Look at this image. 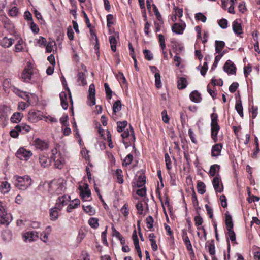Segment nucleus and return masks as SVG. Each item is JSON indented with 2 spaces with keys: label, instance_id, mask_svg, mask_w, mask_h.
<instances>
[{
  "label": "nucleus",
  "instance_id": "obj_1",
  "mask_svg": "<svg viewBox=\"0 0 260 260\" xmlns=\"http://www.w3.org/2000/svg\"><path fill=\"white\" fill-rule=\"evenodd\" d=\"M16 182L15 185L19 189L25 190L31 184V179L28 176L25 175L23 177L15 176Z\"/></svg>",
  "mask_w": 260,
  "mask_h": 260
},
{
  "label": "nucleus",
  "instance_id": "obj_2",
  "mask_svg": "<svg viewBox=\"0 0 260 260\" xmlns=\"http://www.w3.org/2000/svg\"><path fill=\"white\" fill-rule=\"evenodd\" d=\"M12 220L11 215L7 213L4 203L0 201V223L8 225Z\"/></svg>",
  "mask_w": 260,
  "mask_h": 260
},
{
  "label": "nucleus",
  "instance_id": "obj_3",
  "mask_svg": "<svg viewBox=\"0 0 260 260\" xmlns=\"http://www.w3.org/2000/svg\"><path fill=\"white\" fill-rule=\"evenodd\" d=\"M42 119V113L41 111L31 110H30L27 116V119L32 123H35Z\"/></svg>",
  "mask_w": 260,
  "mask_h": 260
},
{
  "label": "nucleus",
  "instance_id": "obj_4",
  "mask_svg": "<svg viewBox=\"0 0 260 260\" xmlns=\"http://www.w3.org/2000/svg\"><path fill=\"white\" fill-rule=\"evenodd\" d=\"M10 114V110L9 107L5 106L0 109V125L2 126L5 125Z\"/></svg>",
  "mask_w": 260,
  "mask_h": 260
},
{
  "label": "nucleus",
  "instance_id": "obj_5",
  "mask_svg": "<svg viewBox=\"0 0 260 260\" xmlns=\"http://www.w3.org/2000/svg\"><path fill=\"white\" fill-rule=\"evenodd\" d=\"M16 154L20 159L27 160L32 155V153L23 148H20L17 150Z\"/></svg>",
  "mask_w": 260,
  "mask_h": 260
},
{
  "label": "nucleus",
  "instance_id": "obj_6",
  "mask_svg": "<svg viewBox=\"0 0 260 260\" xmlns=\"http://www.w3.org/2000/svg\"><path fill=\"white\" fill-rule=\"evenodd\" d=\"M224 71L229 74H236V68L233 62L228 60L224 65Z\"/></svg>",
  "mask_w": 260,
  "mask_h": 260
},
{
  "label": "nucleus",
  "instance_id": "obj_7",
  "mask_svg": "<svg viewBox=\"0 0 260 260\" xmlns=\"http://www.w3.org/2000/svg\"><path fill=\"white\" fill-rule=\"evenodd\" d=\"M33 143L36 149H39L41 151L46 150L48 147V143L39 138L36 139L33 141Z\"/></svg>",
  "mask_w": 260,
  "mask_h": 260
},
{
  "label": "nucleus",
  "instance_id": "obj_8",
  "mask_svg": "<svg viewBox=\"0 0 260 260\" xmlns=\"http://www.w3.org/2000/svg\"><path fill=\"white\" fill-rule=\"evenodd\" d=\"M212 183L214 189L216 192H221L223 191V187L219 177H215L213 179Z\"/></svg>",
  "mask_w": 260,
  "mask_h": 260
},
{
  "label": "nucleus",
  "instance_id": "obj_9",
  "mask_svg": "<svg viewBox=\"0 0 260 260\" xmlns=\"http://www.w3.org/2000/svg\"><path fill=\"white\" fill-rule=\"evenodd\" d=\"M89 95H88V100L90 101L89 105L93 106L95 104V86L93 84H91L89 87Z\"/></svg>",
  "mask_w": 260,
  "mask_h": 260
},
{
  "label": "nucleus",
  "instance_id": "obj_10",
  "mask_svg": "<svg viewBox=\"0 0 260 260\" xmlns=\"http://www.w3.org/2000/svg\"><path fill=\"white\" fill-rule=\"evenodd\" d=\"M38 237V233L32 231L26 232L23 235V239L26 242L35 241Z\"/></svg>",
  "mask_w": 260,
  "mask_h": 260
},
{
  "label": "nucleus",
  "instance_id": "obj_11",
  "mask_svg": "<svg viewBox=\"0 0 260 260\" xmlns=\"http://www.w3.org/2000/svg\"><path fill=\"white\" fill-rule=\"evenodd\" d=\"M69 198L70 197H67L66 196L58 197L55 204V208H57L58 210H61L62 207L67 204Z\"/></svg>",
  "mask_w": 260,
  "mask_h": 260
},
{
  "label": "nucleus",
  "instance_id": "obj_12",
  "mask_svg": "<svg viewBox=\"0 0 260 260\" xmlns=\"http://www.w3.org/2000/svg\"><path fill=\"white\" fill-rule=\"evenodd\" d=\"M52 156H51V159L54 161V166L56 168L58 169H61L63 166V164L61 160H60L59 158L56 159V156L55 154H57V150L56 149L52 150Z\"/></svg>",
  "mask_w": 260,
  "mask_h": 260
},
{
  "label": "nucleus",
  "instance_id": "obj_13",
  "mask_svg": "<svg viewBox=\"0 0 260 260\" xmlns=\"http://www.w3.org/2000/svg\"><path fill=\"white\" fill-rule=\"evenodd\" d=\"M222 145L220 143L216 144L212 148V156L217 157L220 155Z\"/></svg>",
  "mask_w": 260,
  "mask_h": 260
},
{
  "label": "nucleus",
  "instance_id": "obj_14",
  "mask_svg": "<svg viewBox=\"0 0 260 260\" xmlns=\"http://www.w3.org/2000/svg\"><path fill=\"white\" fill-rule=\"evenodd\" d=\"M146 183L145 176L144 175H140L136 182H133V186L137 187H141L144 186Z\"/></svg>",
  "mask_w": 260,
  "mask_h": 260
},
{
  "label": "nucleus",
  "instance_id": "obj_15",
  "mask_svg": "<svg viewBox=\"0 0 260 260\" xmlns=\"http://www.w3.org/2000/svg\"><path fill=\"white\" fill-rule=\"evenodd\" d=\"M185 24H181L179 23H175L172 27L173 32L177 34H181L185 28Z\"/></svg>",
  "mask_w": 260,
  "mask_h": 260
},
{
  "label": "nucleus",
  "instance_id": "obj_16",
  "mask_svg": "<svg viewBox=\"0 0 260 260\" xmlns=\"http://www.w3.org/2000/svg\"><path fill=\"white\" fill-rule=\"evenodd\" d=\"M52 159L48 158L44 155H40L39 157V162L41 166L45 168L49 167L51 164V161Z\"/></svg>",
  "mask_w": 260,
  "mask_h": 260
},
{
  "label": "nucleus",
  "instance_id": "obj_17",
  "mask_svg": "<svg viewBox=\"0 0 260 260\" xmlns=\"http://www.w3.org/2000/svg\"><path fill=\"white\" fill-rule=\"evenodd\" d=\"M14 42V39H8L7 37H4L0 40V45L4 47L8 48L12 45Z\"/></svg>",
  "mask_w": 260,
  "mask_h": 260
},
{
  "label": "nucleus",
  "instance_id": "obj_18",
  "mask_svg": "<svg viewBox=\"0 0 260 260\" xmlns=\"http://www.w3.org/2000/svg\"><path fill=\"white\" fill-rule=\"evenodd\" d=\"M189 97L191 101L196 103L200 102L202 100L200 93L197 90L191 92L190 94Z\"/></svg>",
  "mask_w": 260,
  "mask_h": 260
},
{
  "label": "nucleus",
  "instance_id": "obj_19",
  "mask_svg": "<svg viewBox=\"0 0 260 260\" xmlns=\"http://www.w3.org/2000/svg\"><path fill=\"white\" fill-rule=\"evenodd\" d=\"M32 71L29 69H25L22 73V78L25 82H28L31 78Z\"/></svg>",
  "mask_w": 260,
  "mask_h": 260
},
{
  "label": "nucleus",
  "instance_id": "obj_20",
  "mask_svg": "<svg viewBox=\"0 0 260 260\" xmlns=\"http://www.w3.org/2000/svg\"><path fill=\"white\" fill-rule=\"evenodd\" d=\"M233 30L234 32L239 35L242 34V27L241 24L238 22V20H235L233 22Z\"/></svg>",
  "mask_w": 260,
  "mask_h": 260
},
{
  "label": "nucleus",
  "instance_id": "obj_21",
  "mask_svg": "<svg viewBox=\"0 0 260 260\" xmlns=\"http://www.w3.org/2000/svg\"><path fill=\"white\" fill-rule=\"evenodd\" d=\"M59 96L61 100V104L63 109L66 110L68 107V103L67 102V95L66 92L62 91Z\"/></svg>",
  "mask_w": 260,
  "mask_h": 260
},
{
  "label": "nucleus",
  "instance_id": "obj_22",
  "mask_svg": "<svg viewBox=\"0 0 260 260\" xmlns=\"http://www.w3.org/2000/svg\"><path fill=\"white\" fill-rule=\"evenodd\" d=\"M11 188L10 184L7 181H3L0 185V191L3 194L7 193L9 192Z\"/></svg>",
  "mask_w": 260,
  "mask_h": 260
},
{
  "label": "nucleus",
  "instance_id": "obj_23",
  "mask_svg": "<svg viewBox=\"0 0 260 260\" xmlns=\"http://www.w3.org/2000/svg\"><path fill=\"white\" fill-rule=\"evenodd\" d=\"M15 128L17 129V131H19V132H22L23 134L27 133L30 130V127L24 123L16 125Z\"/></svg>",
  "mask_w": 260,
  "mask_h": 260
},
{
  "label": "nucleus",
  "instance_id": "obj_24",
  "mask_svg": "<svg viewBox=\"0 0 260 260\" xmlns=\"http://www.w3.org/2000/svg\"><path fill=\"white\" fill-rule=\"evenodd\" d=\"M206 247L208 248V251L211 255H214L215 250L214 240H212L210 242H207L206 243Z\"/></svg>",
  "mask_w": 260,
  "mask_h": 260
},
{
  "label": "nucleus",
  "instance_id": "obj_25",
  "mask_svg": "<svg viewBox=\"0 0 260 260\" xmlns=\"http://www.w3.org/2000/svg\"><path fill=\"white\" fill-rule=\"evenodd\" d=\"M219 129L220 126L219 125H216L211 127V137L215 142L217 141V134Z\"/></svg>",
  "mask_w": 260,
  "mask_h": 260
},
{
  "label": "nucleus",
  "instance_id": "obj_26",
  "mask_svg": "<svg viewBox=\"0 0 260 260\" xmlns=\"http://www.w3.org/2000/svg\"><path fill=\"white\" fill-rule=\"evenodd\" d=\"M80 201L78 199H75L72 201V203L70 204L67 209L68 212H71L73 209L76 208L80 205Z\"/></svg>",
  "mask_w": 260,
  "mask_h": 260
},
{
  "label": "nucleus",
  "instance_id": "obj_27",
  "mask_svg": "<svg viewBox=\"0 0 260 260\" xmlns=\"http://www.w3.org/2000/svg\"><path fill=\"white\" fill-rule=\"evenodd\" d=\"M49 213H50V217L51 220L55 221L58 219V209L56 208L55 206L54 208L50 209Z\"/></svg>",
  "mask_w": 260,
  "mask_h": 260
},
{
  "label": "nucleus",
  "instance_id": "obj_28",
  "mask_svg": "<svg viewBox=\"0 0 260 260\" xmlns=\"http://www.w3.org/2000/svg\"><path fill=\"white\" fill-rule=\"evenodd\" d=\"M85 185L86 186L85 187V191L83 190L81 186L79 187V189L80 190V194L82 199L89 198L91 196V192L90 190L88 189V186L87 184H85Z\"/></svg>",
  "mask_w": 260,
  "mask_h": 260
},
{
  "label": "nucleus",
  "instance_id": "obj_29",
  "mask_svg": "<svg viewBox=\"0 0 260 260\" xmlns=\"http://www.w3.org/2000/svg\"><path fill=\"white\" fill-rule=\"evenodd\" d=\"M235 109L239 114V115L243 117V107L242 105V102L240 99L236 101Z\"/></svg>",
  "mask_w": 260,
  "mask_h": 260
},
{
  "label": "nucleus",
  "instance_id": "obj_30",
  "mask_svg": "<svg viewBox=\"0 0 260 260\" xmlns=\"http://www.w3.org/2000/svg\"><path fill=\"white\" fill-rule=\"evenodd\" d=\"M224 47L225 43L223 41H215V51L217 53H220Z\"/></svg>",
  "mask_w": 260,
  "mask_h": 260
},
{
  "label": "nucleus",
  "instance_id": "obj_31",
  "mask_svg": "<svg viewBox=\"0 0 260 260\" xmlns=\"http://www.w3.org/2000/svg\"><path fill=\"white\" fill-rule=\"evenodd\" d=\"M109 41L111 45V50L113 52H115L116 50V44L117 42L116 36L114 35L110 36L109 37Z\"/></svg>",
  "mask_w": 260,
  "mask_h": 260
},
{
  "label": "nucleus",
  "instance_id": "obj_32",
  "mask_svg": "<svg viewBox=\"0 0 260 260\" xmlns=\"http://www.w3.org/2000/svg\"><path fill=\"white\" fill-rule=\"evenodd\" d=\"M22 116V114L20 113H14L11 118V121L17 123L21 121Z\"/></svg>",
  "mask_w": 260,
  "mask_h": 260
},
{
  "label": "nucleus",
  "instance_id": "obj_33",
  "mask_svg": "<svg viewBox=\"0 0 260 260\" xmlns=\"http://www.w3.org/2000/svg\"><path fill=\"white\" fill-rule=\"evenodd\" d=\"M187 81L185 78H180L178 80V88L179 89H184L187 86Z\"/></svg>",
  "mask_w": 260,
  "mask_h": 260
},
{
  "label": "nucleus",
  "instance_id": "obj_34",
  "mask_svg": "<svg viewBox=\"0 0 260 260\" xmlns=\"http://www.w3.org/2000/svg\"><path fill=\"white\" fill-rule=\"evenodd\" d=\"M205 187H206L205 184L203 182H201V181L198 182L197 188L198 192L200 194H203L205 192V191H206Z\"/></svg>",
  "mask_w": 260,
  "mask_h": 260
},
{
  "label": "nucleus",
  "instance_id": "obj_35",
  "mask_svg": "<svg viewBox=\"0 0 260 260\" xmlns=\"http://www.w3.org/2000/svg\"><path fill=\"white\" fill-rule=\"evenodd\" d=\"M115 175L117 177V182L120 183L122 184L123 182V175H122V171L120 169H117L115 173Z\"/></svg>",
  "mask_w": 260,
  "mask_h": 260
},
{
  "label": "nucleus",
  "instance_id": "obj_36",
  "mask_svg": "<svg viewBox=\"0 0 260 260\" xmlns=\"http://www.w3.org/2000/svg\"><path fill=\"white\" fill-rule=\"evenodd\" d=\"M225 224L227 230L233 229V223L232 217L230 215H225Z\"/></svg>",
  "mask_w": 260,
  "mask_h": 260
},
{
  "label": "nucleus",
  "instance_id": "obj_37",
  "mask_svg": "<svg viewBox=\"0 0 260 260\" xmlns=\"http://www.w3.org/2000/svg\"><path fill=\"white\" fill-rule=\"evenodd\" d=\"M155 77V85L157 88H160L162 86V84L161 82V77L159 73H155L154 75Z\"/></svg>",
  "mask_w": 260,
  "mask_h": 260
},
{
  "label": "nucleus",
  "instance_id": "obj_38",
  "mask_svg": "<svg viewBox=\"0 0 260 260\" xmlns=\"http://www.w3.org/2000/svg\"><path fill=\"white\" fill-rule=\"evenodd\" d=\"M121 109V103L120 100H117L114 102L113 105V111L115 114Z\"/></svg>",
  "mask_w": 260,
  "mask_h": 260
},
{
  "label": "nucleus",
  "instance_id": "obj_39",
  "mask_svg": "<svg viewBox=\"0 0 260 260\" xmlns=\"http://www.w3.org/2000/svg\"><path fill=\"white\" fill-rule=\"evenodd\" d=\"M98 221V218L92 217L89 219L88 223L92 228L96 229L99 225Z\"/></svg>",
  "mask_w": 260,
  "mask_h": 260
},
{
  "label": "nucleus",
  "instance_id": "obj_40",
  "mask_svg": "<svg viewBox=\"0 0 260 260\" xmlns=\"http://www.w3.org/2000/svg\"><path fill=\"white\" fill-rule=\"evenodd\" d=\"M220 166L217 164L212 165L210 167L209 173L211 176H214L216 174V172L217 171L218 172L220 169Z\"/></svg>",
  "mask_w": 260,
  "mask_h": 260
},
{
  "label": "nucleus",
  "instance_id": "obj_41",
  "mask_svg": "<svg viewBox=\"0 0 260 260\" xmlns=\"http://www.w3.org/2000/svg\"><path fill=\"white\" fill-rule=\"evenodd\" d=\"M130 128H131V134L129 133V132L128 131H124L122 134H121V137L123 138H127L130 135L132 136V137L134 140L135 139V137L134 135V132L133 130V128L130 125Z\"/></svg>",
  "mask_w": 260,
  "mask_h": 260
},
{
  "label": "nucleus",
  "instance_id": "obj_42",
  "mask_svg": "<svg viewBox=\"0 0 260 260\" xmlns=\"http://www.w3.org/2000/svg\"><path fill=\"white\" fill-rule=\"evenodd\" d=\"M77 81L78 82H81L82 85H85L87 84L85 78L84 74L82 72H79L77 75Z\"/></svg>",
  "mask_w": 260,
  "mask_h": 260
},
{
  "label": "nucleus",
  "instance_id": "obj_43",
  "mask_svg": "<svg viewBox=\"0 0 260 260\" xmlns=\"http://www.w3.org/2000/svg\"><path fill=\"white\" fill-rule=\"evenodd\" d=\"M3 239L5 241H9L11 239L12 235L9 231H4L2 234Z\"/></svg>",
  "mask_w": 260,
  "mask_h": 260
},
{
  "label": "nucleus",
  "instance_id": "obj_44",
  "mask_svg": "<svg viewBox=\"0 0 260 260\" xmlns=\"http://www.w3.org/2000/svg\"><path fill=\"white\" fill-rule=\"evenodd\" d=\"M117 124V131L119 132H122L124 128L126 126L127 122L126 121H123L122 122H118Z\"/></svg>",
  "mask_w": 260,
  "mask_h": 260
},
{
  "label": "nucleus",
  "instance_id": "obj_45",
  "mask_svg": "<svg viewBox=\"0 0 260 260\" xmlns=\"http://www.w3.org/2000/svg\"><path fill=\"white\" fill-rule=\"evenodd\" d=\"M211 127H213V126H215L216 125H219L218 124V115L216 113H212L211 115Z\"/></svg>",
  "mask_w": 260,
  "mask_h": 260
},
{
  "label": "nucleus",
  "instance_id": "obj_46",
  "mask_svg": "<svg viewBox=\"0 0 260 260\" xmlns=\"http://www.w3.org/2000/svg\"><path fill=\"white\" fill-rule=\"evenodd\" d=\"M133 160V156L131 154H128L123 160V165L127 166L131 164Z\"/></svg>",
  "mask_w": 260,
  "mask_h": 260
},
{
  "label": "nucleus",
  "instance_id": "obj_47",
  "mask_svg": "<svg viewBox=\"0 0 260 260\" xmlns=\"http://www.w3.org/2000/svg\"><path fill=\"white\" fill-rule=\"evenodd\" d=\"M165 159L166 168L168 170H170L172 168L171 161L170 156L168 153L165 154Z\"/></svg>",
  "mask_w": 260,
  "mask_h": 260
},
{
  "label": "nucleus",
  "instance_id": "obj_48",
  "mask_svg": "<svg viewBox=\"0 0 260 260\" xmlns=\"http://www.w3.org/2000/svg\"><path fill=\"white\" fill-rule=\"evenodd\" d=\"M56 44L55 42L50 41L48 42V43L46 44V51L48 53H50L52 52L53 50V47L55 46Z\"/></svg>",
  "mask_w": 260,
  "mask_h": 260
},
{
  "label": "nucleus",
  "instance_id": "obj_49",
  "mask_svg": "<svg viewBox=\"0 0 260 260\" xmlns=\"http://www.w3.org/2000/svg\"><path fill=\"white\" fill-rule=\"evenodd\" d=\"M104 87L106 91V93L107 95V97L109 99H111L112 98V91L111 90L110 88L109 87L108 83H105L104 84Z\"/></svg>",
  "mask_w": 260,
  "mask_h": 260
},
{
  "label": "nucleus",
  "instance_id": "obj_50",
  "mask_svg": "<svg viewBox=\"0 0 260 260\" xmlns=\"http://www.w3.org/2000/svg\"><path fill=\"white\" fill-rule=\"evenodd\" d=\"M195 18L197 20H201L203 22H205L207 18L202 13H198L196 14Z\"/></svg>",
  "mask_w": 260,
  "mask_h": 260
},
{
  "label": "nucleus",
  "instance_id": "obj_51",
  "mask_svg": "<svg viewBox=\"0 0 260 260\" xmlns=\"http://www.w3.org/2000/svg\"><path fill=\"white\" fill-rule=\"evenodd\" d=\"M153 222H154V220H153L152 216L150 215L148 217H147V218H146L147 227L149 229H151L153 228Z\"/></svg>",
  "mask_w": 260,
  "mask_h": 260
},
{
  "label": "nucleus",
  "instance_id": "obj_52",
  "mask_svg": "<svg viewBox=\"0 0 260 260\" xmlns=\"http://www.w3.org/2000/svg\"><path fill=\"white\" fill-rule=\"evenodd\" d=\"M228 234L229 237V238L232 242L236 241V234L233 230V229L227 230Z\"/></svg>",
  "mask_w": 260,
  "mask_h": 260
},
{
  "label": "nucleus",
  "instance_id": "obj_53",
  "mask_svg": "<svg viewBox=\"0 0 260 260\" xmlns=\"http://www.w3.org/2000/svg\"><path fill=\"white\" fill-rule=\"evenodd\" d=\"M22 40H19L18 41L17 43L15 45V51L16 52H20L22 51L23 49V47L22 46Z\"/></svg>",
  "mask_w": 260,
  "mask_h": 260
},
{
  "label": "nucleus",
  "instance_id": "obj_54",
  "mask_svg": "<svg viewBox=\"0 0 260 260\" xmlns=\"http://www.w3.org/2000/svg\"><path fill=\"white\" fill-rule=\"evenodd\" d=\"M122 214L125 216L127 217L129 214V209L128 208V205L125 203L121 209Z\"/></svg>",
  "mask_w": 260,
  "mask_h": 260
},
{
  "label": "nucleus",
  "instance_id": "obj_55",
  "mask_svg": "<svg viewBox=\"0 0 260 260\" xmlns=\"http://www.w3.org/2000/svg\"><path fill=\"white\" fill-rule=\"evenodd\" d=\"M143 53L144 54L146 59L151 60L153 59V54L149 50L147 49L144 50Z\"/></svg>",
  "mask_w": 260,
  "mask_h": 260
},
{
  "label": "nucleus",
  "instance_id": "obj_56",
  "mask_svg": "<svg viewBox=\"0 0 260 260\" xmlns=\"http://www.w3.org/2000/svg\"><path fill=\"white\" fill-rule=\"evenodd\" d=\"M152 7H153L154 13L155 15H156L157 19L159 21L161 22V23H162V21L161 15L159 13V12L157 7H156V6L154 4H153L152 5Z\"/></svg>",
  "mask_w": 260,
  "mask_h": 260
},
{
  "label": "nucleus",
  "instance_id": "obj_57",
  "mask_svg": "<svg viewBox=\"0 0 260 260\" xmlns=\"http://www.w3.org/2000/svg\"><path fill=\"white\" fill-rule=\"evenodd\" d=\"M158 38H159V41L160 42V47H161V49L162 50H164V49H165V48L166 47L165 37L162 35L159 34L158 35Z\"/></svg>",
  "mask_w": 260,
  "mask_h": 260
},
{
  "label": "nucleus",
  "instance_id": "obj_58",
  "mask_svg": "<svg viewBox=\"0 0 260 260\" xmlns=\"http://www.w3.org/2000/svg\"><path fill=\"white\" fill-rule=\"evenodd\" d=\"M14 91L19 96L23 98L25 100H27V102L28 103L29 96L28 95H26L25 93H23L20 91L19 89L17 88H15Z\"/></svg>",
  "mask_w": 260,
  "mask_h": 260
},
{
  "label": "nucleus",
  "instance_id": "obj_59",
  "mask_svg": "<svg viewBox=\"0 0 260 260\" xmlns=\"http://www.w3.org/2000/svg\"><path fill=\"white\" fill-rule=\"evenodd\" d=\"M219 26L222 29H225L228 27V21L225 19H221L218 22Z\"/></svg>",
  "mask_w": 260,
  "mask_h": 260
},
{
  "label": "nucleus",
  "instance_id": "obj_60",
  "mask_svg": "<svg viewBox=\"0 0 260 260\" xmlns=\"http://www.w3.org/2000/svg\"><path fill=\"white\" fill-rule=\"evenodd\" d=\"M239 86V84L237 82H233L229 87V91L231 93H234L236 91Z\"/></svg>",
  "mask_w": 260,
  "mask_h": 260
},
{
  "label": "nucleus",
  "instance_id": "obj_61",
  "mask_svg": "<svg viewBox=\"0 0 260 260\" xmlns=\"http://www.w3.org/2000/svg\"><path fill=\"white\" fill-rule=\"evenodd\" d=\"M36 40H37V43L40 46H46V44L47 43V41H46V39L45 38L40 36L39 37V38L38 39H36Z\"/></svg>",
  "mask_w": 260,
  "mask_h": 260
},
{
  "label": "nucleus",
  "instance_id": "obj_62",
  "mask_svg": "<svg viewBox=\"0 0 260 260\" xmlns=\"http://www.w3.org/2000/svg\"><path fill=\"white\" fill-rule=\"evenodd\" d=\"M211 83L213 84L214 86L218 85L219 86H222L223 84L222 79H219V80H216L214 78L212 79Z\"/></svg>",
  "mask_w": 260,
  "mask_h": 260
},
{
  "label": "nucleus",
  "instance_id": "obj_63",
  "mask_svg": "<svg viewBox=\"0 0 260 260\" xmlns=\"http://www.w3.org/2000/svg\"><path fill=\"white\" fill-rule=\"evenodd\" d=\"M136 208L138 211V214L142 215L143 214V207L142 203L141 202L138 203L136 205Z\"/></svg>",
  "mask_w": 260,
  "mask_h": 260
},
{
  "label": "nucleus",
  "instance_id": "obj_64",
  "mask_svg": "<svg viewBox=\"0 0 260 260\" xmlns=\"http://www.w3.org/2000/svg\"><path fill=\"white\" fill-rule=\"evenodd\" d=\"M29 103H25L23 102H19L18 104V109L21 110H24L29 105Z\"/></svg>",
  "mask_w": 260,
  "mask_h": 260
}]
</instances>
